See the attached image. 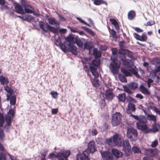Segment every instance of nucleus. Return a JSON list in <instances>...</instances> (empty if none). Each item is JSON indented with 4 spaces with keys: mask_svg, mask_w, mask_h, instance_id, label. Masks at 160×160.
<instances>
[{
    "mask_svg": "<svg viewBox=\"0 0 160 160\" xmlns=\"http://www.w3.org/2000/svg\"><path fill=\"white\" fill-rule=\"evenodd\" d=\"M96 150L94 142L93 140L90 141L88 143L87 149L84 151L82 153L78 155L77 160H90L88 157L89 154L93 153Z\"/></svg>",
    "mask_w": 160,
    "mask_h": 160,
    "instance_id": "1",
    "label": "nucleus"
},
{
    "mask_svg": "<svg viewBox=\"0 0 160 160\" xmlns=\"http://www.w3.org/2000/svg\"><path fill=\"white\" fill-rule=\"evenodd\" d=\"M111 59L113 63L110 64L109 68L112 73L117 74L118 73V69L120 68L121 62L117 59V55H112Z\"/></svg>",
    "mask_w": 160,
    "mask_h": 160,
    "instance_id": "2",
    "label": "nucleus"
},
{
    "mask_svg": "<svg viewBox=\"0 0 160 160\" xmlns=\"http://www.w3.org/2000/svg\"><path fill=\"white\" fill-rule=\"evenodd\" d=\"M100 60L99 58H95L92 61L91 64H90V70L93 76L98 77L99 74L97 71V67L99 66Z\"/></svg>",
    "mask_w": 160,
    "mask_h": 160,
    "instance_id": "3",
    "label": "nucleus"
},
{
    "mask_svg": "<svg viewBox=\"0 0 160 160\" xmlns=\"http://www.w3.org/2000/svg\"><path fill=\"white\" fill-rule=\"evenodd\" d=\"M39 25L40 28L46 32H48L49 30L54 34H57L58 33L57 28L52 27L47 23H45L44 21H40L39 22Z\"/></svg>",
    "mask_w": 160,
    "mask_h": 160,
    "instance_id": "4",
    "label": "nucleus"
},
{
    "mask_svg": "<svg viewBox=\"0 0 160 160\" xmlns=\"http://www.w3.org/2000/svg\"><path fill=\"white\" fill-rule=\"evenodd\" d=\"M146 122V118L143 117L140 118L136 123L137 128L145 133H149V131L151 130L147 126Z\"/></svg>",
    "mask_w": 160,
    "mask_h": 160,
    "instance_id": "5",
    "label": "nucleus"
},
{
    "mask_svg": "<svg viewBox=\"0 0 160 160\" xmlns=\"http://www.w3.org/2000/svg\"><path fill=\"white\" fill-rule=\"evenodd\" d=\"M138 84L135 82H130L127 86H123V88L124 91L130 94L133 93V92L138 88Z\"/></svg>",
    "mask_w": 160,
    "mask_h": 160,
    "instance_id": "6",
    "label": "nucleus"
},
{
    "mask_svg": "<svg viewBox=\"0 0 160 160\" xmlns=\"http://www.w3.org/2000/svg\"><path fill=\"white\" fill-rule=\"evenodd\" d=\"M127 136L128 138L131 141H136L138 138V132L137 130L132 128H128Z\"/></svg>",
    "mask_w": 160,
    "mask_h": 160,
    "instance_id": "7",
    "label": "nucleus"
},
{
    "mask_svg": "<svg viewBox=\"0 0 160 160\" xmlns=\"http://www.w3.org/2000/svg\"><path fill=\"white\" fill-rule=\"evenodd\" d=\"M122 116L120 112H116L112 116L111 123L113 126L119 125L121 122Z\"/></svg>",
    "mask_w": 160,
    "mask_h": 160,
    "instance_id": "8",
    "label": "nucleus"
},
{
    "mask_svg": "<svg viewBox=\"0 0 160 160\" xmlns=\"http://www.w3.org/2000/svg\"><path fill=\"white\" fill-rule=\"evenodd\" d=\"M119 58L122 62L123 65L129 68H131L133 66L132 62L130 60L127 59L125 55H119Z\"/></svg>",
    "mask_w": 160,
    "mask_h": 160,
    "instance_id": "9",
    "label": "nucleus"
},
{
    "mask_svg": "<svg viewBox=\"0 0 160 160\" xmlns=\"http://www.w3.org/2000/svg\"><path fill=\"white\" fill-rule=\"evenodd\" d=\"M123 150L125 153L128 155L130 154L131 151V146L128 140H125L123 142L122 144Z\"/></svg>",
    "mask_w": 160,
    "mask_h": 160,
    "instance_id": "10",
    "label": "nucleus"
},
{
    "mask_svg": "<svg viewBox=\"0 0 160 160\" xmlns=\"http://www.w3.org/2000/svg\"><path fill=\"white\" fill-rule=\"evenodd\" d=\"M113 142L114 144L118 146H122V140L121 135L115 134L112 137Z\"/></svg>",
    "mask_w": 160,
    "mask_h": 160,
    "instance_id": "11",
    "label": "nucleus"
},
{
    "mask_svg": "<svg viewBox=\"0 0 160 160\" xmlns=\"http://www.w3.org/2000/svg\"><path fill=\"white\" fill-rule=\"evenodd\" d=\"M21 3L23 7L25 12L28 13H32L34 9L29 5L25 0H21Z\"/></svg>",
    "mask_w": 160,
    "mask_h": 160,
    "instance_id": "12",
    "label": "nucleus"
},
{
    "mask_svg": "<svg viewBox=\"0 0 160 160\" xmlns=\"http://www.w3.org/2000/svg\"><path fill=\"white\" fill-rule=\"evenodd\" d=\"M70 154L69 151H66L58 153L57 158L59 160H68V158Z\"/></svg>",
    "mask_w": 160,
    "mask_h": 160,
    "instance_id": "13",
    "label": "nucleus"
},
{
    "mask_svg": "<svg viewBox=\"0 0 160 160\" xmlns=\"http://www.w3.org/2000/svg\"><path fill=\"white\" fill-rule=\"evenodd\" d=\"M105 95V99L108 101L112 100L115 97L112 91L109 88L106 90Z\"/></svg>",
    "mask_w": 160,
    "mask_h": 160,
    "instance_id": "14",
    "label": "nucleus"
},
{
    "mask_svg": "<svg viewBox=\"0 0 160 160\" xmlns=\"http://www.w3.org/2000/svg\"><path fill=\"white\" fill-rule=\"evenodd\" d=\"M102 158L103 160H113V157L110 152H103L101 153Z\"/></svg>",
    "mask_w": 160,
    "mask_h": 160,
    "instance_id": "15",
    "label": "nucleus"
},
{
    "mask_svg": "<svg viewBox=\"0 0 160 160\" xmlns=\"http://www.w3.org/2000/svg\"><path fill=\"white\" fill-rule=\"evenodd\" d=\"M14 5L16 12L18 13L21 14H23L24 13V10L20 5L18 3H15Z\"/></svg>",
    "mask_w": 160,
    "mask_h": 160,
    "instance_id": "16",
    "label": "nucleus"
},
{
    "mask_svg": "<svg viewBox=\"0 0 160 160\" xmlns=\"http://www.w3.org/2000/svg\"><path fill=\"white\" fill-rule=\"evenodd\" d=\"M136 110L134 104L132 103L129 102L128 105V109L126 110V112L128 114H130L131 112H134Z\"/></svg>",
    "mask_w": 160,
    "mask_h": 160,
    "instance_id": "17",
    "label": "nucleus"
},
{
    "mask_svg": "<svg viewBox=\"0 0 160 160\" xmlns=\"http://www.w3.org/2000/svg\"><path fill=\"white\" fill-rule=\"evenodd\" d=\"M69 48H68V51L72 52L73 54L77 55L78 53L77 51V47L73 45L72 43H69L68 44Z\"/></svg>",
    "mask_w": 160,
    "mask_h": 160,
    "instance_id": "18",
    "label": "nucleus"
},
{
    "mask_svg": "<svg viewBox=\"0 0 160 160\" xmlns=\"http://www.w3.org/2000/svg\"><path fill=\"white\" fill-rule=\"evenodd\" d=\"M112 154L117 158H120L123 155V154L122 152L116 149H112Z\"/></svg>",
    "mask_w": 160,
    "mask_h": 160,
    "instance_id": "19",
    "label": "nucleus"
},
{
    "mask_svg": "<svg viewBox=\"0 0 160 160\" xmlns=\"http://www.w3.org/2000/svg\"><path fill=\"white\" fill-rule=\"evenodd\" d=\"M160 128V125L159 124L157 123L156 122L152 125V128H149L151 130L149 131V132H150L155 133L159 131Z\"/></svg>",
    "mask_w": 160,
    "mask_h": 160,
    "instance_id": "20",
    "label": "nucleus"
},
{
    "mask_svg": "<svg viewBox=\"0 0 160 160\" xmlns=\"http://www.w3.org/2000/svg\"><path fill=\"white\" fill-rule=\"evenodd\" d=\"M9 81L7 77H5L2 75L0 76V82L2 85H8Z\"/></svg>",
    "mask_w": 160,
    "mask_h": 160,
    "instance_id": "21",
    "label": "nucleus"
},
{
    "mask_svg": "<svg viewBox=\"0 0 160 160\" xmlns=\"http://www.w3.org/2000/svg\"><path fill=\"white\" fill-rule=\"evenodd\" d=\"M119 102H125L126 100V95L125 93H121L117 96Z\"/></svg>",
    "mask_w": 160,
    "mask_h": 160,
    "instance_id": "22",
    "label": "nucleus"
},
{
    "mask_svg": "<svg viewBox=\"0 0 160 160\" xmlns=\"http://www.w3.org/2000/svg\"><path fill=\"white\" fill-rule=\"evenodd\" d=\"M139 90L144 94L149 95L150 92L143 85H141L139 87Z\"/></svg>",
    "mask_w": 160,
    "mask_h": 160,
    "instance_id": "23",
    "label": "nucleus"
},
{
    "mask_svg": "<svg viewBox=\"0 0 160 160\" xmlns=\"http://www.w3.org/2000/svg\"><path fill=\"white\" fill-rule=\"evenodd\" d=\"M48 21L50 25H59V22L56 20L54 18H48Z\"/></svg>",
    "mask_w": 160,
    "mask_h": 160,
    "instance_id": "24",
    "label": "nucleus"
},
{
    "mask_svg": "<svg viewBox=\"0 0 160 160\" xmlns=\"http://www.w3.org/2000/svg\"><path fill=\"white\" fill-rule=\"evenodd\" d=\"M12 118L11 116H7L6 117V121L7 123V125H6L5 126V127H7V128L6 131L7 132L8 131L9 129V126L11 125V123Z\"/></svg>",
    "mask_w": 160,
    "mask_h": 160,
    "instance_id": "25",
    "label": "nucleus"
},
{
    "mask_svg": "<svg viewBox=\"0 0 160 160\" xmlns=\"http://www.w3.org/2000/svg\"><path fill=\"white\" fill-rule=\"evenodd\" d=\"M121 71L126 77L131 76L132 75V73L129 71V69H127L125 68H122L121 69Z\"/></svg>",
    "mask_w": 160,
    "mask_h": 160,
    "instance_id": "26",
    "label": "nucleus"
},
{
    "mask_svg": "<svg viewBox=\"0 0 160 160\" xmlns=\"http://www.w3.org/2000/svg\"><path fill=\"white\" fill-rule=\"evenodd\" d=\"M93 54L95 57V58H100L101 56V52L98 51L97 49L96 48L93 49Z\"/></svg>",
    "mask_w": 160,
    "mask_h": 160,
    "instance_id": "27",
    "label": "nucleus"
},
{
    "mask_svg": "<svg viewBox=\"0 0 160 160\" xmlns=\"http://www.w3.org/2000/svg\"><path fill=\"white\" fill-rule=\"evenodd\" d=\"M81 62L84 64L83 65V67L85 71L86 72L88 73L89 72V69L88 66L86 65V64H87V62H88L87 59L84 58V59L82 60Z\"/></svg>",
    "mask_w": 160,
    "mask_h": 160,
    "instance_id": "28",
    "label": "nucleus"
},
{
    "mask_svg": "<svg viewBox=\"0 0 160 160\" xmlns=\"http://www.w3.org/2000/svg\"><path fill=\"white\" fill-rule=\"evenodd\" d=\"M136 16V13L133 10L130 11L128 14V19L130 20H132Z\"/></svg>",
    "mask_w": 160,
    "mask_h": 160,
    "instance_id": "29",
    "label": "nucleus"
},
{
    "mask_svg": "<svg viewBox=\"0 0 160 160\" xmlns=\"http://www.w3.org/2000/svg\"><path fill=\"white\" fill-rule=\"evenodd\" d=\"M94 4L97 5H99L101 4H104L107 5V3L103 0H92Z\"/></svg>",
    "mask_w": 160,
    "mask_h": 160,
    "instance_id": "30",
    "label": "nucleus"
},
{
    "mask_svg": "<svg viewBox=\"0 0 160 160\" xmlns=\"http://www.w3.org/2000/svg\"><path fill=\"white\" fill-rule=\"evenodd\" d=\"M74 39V38L71 35H69L65 38L66 41L69 42V43H75Z\"/></svg>",
    "mask_w": 160,
    "mask_h": 160,
    "instance_id": "31",
    "label": "nucleus"
},
{
    "mask_svg": "<svg viewBox=\"0 0 160 160\" xmlns=\"http://www.w3.org/2000/svg\"><path fill=\"white\" fill-rule=\"evenodd\" d=\"M110 34L113 40L116 41L118 39V36L116 34V32L113 29L111 30Z\"/></svg>",
    "mask_w": 160,
    "mask_h": 160,
    "instance_id": "32",
    "label": "nucleus"
},
{
    "mask_svg": "<svg viewBox=\"0 0 160 160\" xmlns=\"http://www.w3.org/2000/svg\"><path fill=\"white\" fill-rule=\"evenodd\" d=\"M125 76L123 74H119L118 76V78L119 80L122 82H126L127 80Z\"/></svg>",
    "mask_w": 160,
    "mask_h": 160,
    "instance_id": "33",
    "label": "nucleus"
},
{
    "mask_svg": "<svg viewBox=\"0 0 160 160\" xmlns=\"http://www.w3.org/2000/svg\"><path fill=\"white\" fill-rule=\"evenodd\" d=\"M147 117L148 120L152 121L155 122L157 120L156 116L152 114H148L147 115Z\"/></svg>",
    "mask_w": 160,
    "mask_h": 160,
    "instance_id": "34",
    "label": "nucleus"
},
{
    "mask_svg": "<svg viewBox=\"0 0 160 160\" xmlns=\"http://www.w3.org/2000/svg\"><path fill=\"white\" fill-rule=\"evenodd\" d=\"M93 80V81L92 82V83L93 85L96 87H98L99 86V84L98 83L99 82V80L97 78L98 77H95V76Z\"/></svg>",
    "mask_w": 160,
    "mask_h": 160,
    "instance_id": "35",
    "label": "nucleus"
},
{
    "mask_svg": "<svg viewBox=\"0 0 160 160\" xmlns=\"http://www.w3.org/2000/svg\"><path fill=\"white\" fill-rule=\"evenodd\" d=\"M16 97L14 96H12L11 97L10 99V104L12 105H14L16 104Z\"/></svg>",
    "mask_w": 160,
    "mask_h": 160,
    "instance_id": "36",
    "label": "nucleus"
},
{
    "mask_svg": "<svg viewBox=\"0 0 160 160\" xmlns=\"http://www.w3.org/2000/svg\"><path fill=\"white\" fill-rule=\"evenodd\" d=\"M75 43H76L77 45L80 47H82L83 45L82 41L79 38H76L75 39Z\"/></svg>",
    "mask_w": 160,
    "mask_h": 160,
    "instance_id": "37",
    "label": "nucleus"
},
{
    "mask_svg": "<svg viewBox=\"0 0 160 160\" xmlns=\"http://www.w3.org/2000/svg\"><path fill=\"white\" fill-rule=\"evenodd\" d=\"M84 47L86 49L90 50L92 48L91 43L89 42H87L84 43Z\"/></svg>",
    "mask_w": 160,
    "mask_h": 160,
    "instance_id": "38",
    "label": "nucleus"
},
{
    "mask_svg": "<svg viewBox=\"0 0 160 160\" xmlns=\"http://www.w3.org/2000/svg\"><path fill=\"white\" fill-rule=\"evenodd\" d=\"M61 49L64 52H68V48L63 43H62L59 46Z\"/></svg>",
    "mask_w": 160,
    "mask_h": 160,
    "instance_id": "39",
    "label": "nucleus"
},
{
    "mask_svg": "<svg viewBox=\"0 0 160 160\" xmlns=\"http://www.w3.org/2000/svg\"><path fill=\"white\" fill-rule=\"evenodd\" d=\"M132 150L134 153H141L140 150L136 146H133L132 148Z\"/></svg>",
    "mask_w": 160,
    "mask_h": 160,
    "instance_id": "40",
    "label": "nucleus"
},
{
    "mask_svg": "<svg viewBox=\"0 0 160 160\" xmlns=\"http://www.w3.org/2000/svg\"><path fill=\"white\" fill-rule=\"evenodd\" d=\"M147 37L145 34H142V36H140V41L142 42H146L147 40Z\"/></svg>",
    "mask_w": 160,
    "mask_h": 160,
    "instance_id": "41",
    "label": "nucleus"
},
{
    "mask_svg": "<svg viewBox=\"0 0 160 160\" xmlns=\"http://www.w3.org/2000/svg\"><path fill=\"white\" fill-rule=\"evenodd\" d=\"M5 135L4 131L2 129L0 130V139L1 140H3L5 139Z\"/></svg>",
    "mask_w": 160,
    "mask_h": 160,
    "instance_id": "42",
    "label": "nucleus"
},
{
    "mask_svg": "<svg viewBox=\"0 0 160 160\" xmlns=\"http://www.w3.org/2000/svg\"><path fill=\"white\" fill-rule=\"evenodd\" d=\"M127 49H124L123 48H120L119 51L120 55H126L127 54Z\"/></svg>",
    "mask_w": 160,
    "mask_h": 160,
    "instance_id": "43",
    "label": "nucleus"
},
{
    "mask_svg": "<svg viewBox=\"0 0 160 160\" xmlns=\"http://www.w3.org/2000/svg\"><path fill=\"white\" fill-rule=\"evenodd\" d=\"M50 94L51 95L52 98L56 99L58 98V93L56 91H52Z\"/></svg>",
    "mask_w": 160,
    "mask_h": 160,
    "instance_id": "44",
    "label": "nucleus"
},
{
    "mask_svg": "<svg viewBox=\"0 0 160 160\" xmlns=\"http://www.w3.org/2000/svg\"><path fill=\"white\" fill-rule=\"evenodd\" d=\"M25 19V21L31 22V21H33L34 19V18L33 17H32L30 15H26V18Z\"/></svg>",
    "mask_w": 160,
    "mask_h": 160,
    "instance_id": "45",
    "label": "nucleus"
},
{
    "mask_svg": "<svg viewBox=\"0 0 160 160\" xmlns=\"http://www.w3.org/2000/svg\"><path fill=\"white\" fill-rule=\"evenodd\" d=\"M156 66V68H155L153 71V73L155 76H156L157 73L160 71V66Z\"/></svg>",
    "mask_w": 160,
    "mask_h": 160,
    "instance_id": "46",
    "label": "nucleus"
},
{
    "mask_svg": "<svg viewBox=\"0 0 160 160\" xmlns=\"http://www.w3.org/2000/svg\"><path fill=\"white\" fill-rule=\"evenodd\" d=\"M0 160H7L5 153L0 152Z\"/></svg>",
    "mask_w": 160,
    "mask_h": 160,
    "instance_id": "47",
    "label": "nucleus"
},
{
    "mask_svg": "<svg viewBox=\"0 0 160 160\" xmlns=\"http://www.w3.org/2000/svg\"><path fill=\"white\" fill-rule=\"evenodd\" d=\"M129 71L132 74V73L136 76H137L138 74L137 71L132 68H130Z\"/></svg>",
    "mask_w": 160,
    "mask_h": 160,
    "instance_id": "48",
    "label": "nucleus"
},
{
    "mask_svg": "<svg viewBox=\"0 0 160 160\" xmlns=\"http://www.w3.org/2000/svg\"><path fill=\"white\" fill-rule=\"evenodd\" d=\"M106 142L109 145H112V143H113L112 137H111L107 139L106 140Z\"/></svg>",
    "mask_w": 160,
    "mask_h": 160,
    "instance_id": "49",
    "label": "nucleus"
},
{
    "mask_svg": "<svg viewBox=\"0 0 160 160\" xmlns=\"http://www.w3.org/2000/svg\"><path fill=\"white\" fill-rule=\"evenodd\" d=\"M100 104L101 108H104L105 107L106 105V103H105V101L104 99L101 100L100 102Z\"/></svg>",
    "mask_w": 160,
    "mask_h": 160,
    "instance_id": "50",
    "label": "nucleus"
},
{
    "mask_svg": "<svg viewBox=\"0 0 160 160\" xmlns=\"http://www.w3.org/2000/svg\"><path fill=\"white\" fill-rule=\"evenodd\" d=\"M155 24V22L154 21L152 20L150 21L147 22L146 24H144V25L146 26H151L152 25Z\"/></svg>",
    "mask_w": 160,
    "mask_h": 160,
    "instance_id": "51",
    "label": "nucleus"
},
{
    "mask_svg": "<svg viewBox=\"0 0 160 160\" xmlns=\"http://www.w3.org/2000/svg\"><path fill=\"white\" fill-rule=\"evenodd\" d=\"M15 113V112L14 110L12 109H10L9 111L8 114L11 115L12 116V118H13L14 116Z\"/></svg>",
    "mask_w": 160,
    "mask_h": 160,
    "instance_id": "52",
    "label": "nucleus"
},
{
    "mask_svg": "<svg viewBox=\"0 0 160 160\" xmlns=\"http://www.w3.org/2000/svg\"><path fill=\"white\" fill-rule=\"evenodd\" d=\"M4 90L8 92L11 93H12V90L11 88L9 87L8 85L4 87Z\"/></svg>",
    "mask_w": 160,
    "mask_h": 160,
    "instance_id": "53",
    "label": "nucleus"
},
{
    "mask_svg": "<svg viewBox=\"0 0 160 160\" xmlns=\"http://www.w3.org/2000/svg\"><path fill=\"white\" fill-rule=\"evenodd\" d=\"M82 28L84 30H85L88 33H89L91 34H92V33H93V32L92 30H91V29L85 27H83Z\"/></svg>",
    "mask_w": 160,
    "mask_h": 160,
    "instance_id": "54",
    "label": "nucleus"
},
{
    "mask_svg": "<svg viewBox=\"0 0 160 160\" xmlns=\"http://www.w3.org/2000/svg\"><path fill=\"white\" fill-rule=\"evenodd\" d=\"M158 144V141L155 140L152 142L151 146L152 148H155L156 147Z\"/></svg>",
    "mask_w": 160,
    "mask_h": 160,
    "instance_id": "55",
    "label": "nucleus"
},
{
    "mask_svg": "<svg viewBox=\"0 0 160 160\" xmlns=\"http://www.w3.org/2000/svg\"><path fill=\"white\" fill-rule=\"evenodd\" d=\"M77 19L81 23H83L84 24L88 26H90V25L88 24L87 23H86V22H85L83 20H82L81 18H78V17H77Z\"/></svg>",
    "mask_w": 160,
    "mask_h": 160,
    "instance_id": "56",
    "label": "nucleus"
},
{
    "mask_svg": "<svg viewBox=\"0 0 160 160\" xmlns=\"http://www.w3.org/2000/svg\"><path fill=\"white\" fill-rule=\"evenodd\" d=\"M109 21L111 22V24L113 25L118 23L117 21L114 18H111L110 19Z\"/></svg>",
    "mask_w": 160,
    "mask_h": 160,
    "instance_id": "57",
    "label": "nucleus"
},
{
    "mask_svg": "<svg viewBox=\"0 0 160 160\" xmlns=\"http://www.w3.org/2000/svg\"><path fill=\"white\" fill-rule=\"evenodd\" d=\"M57 156H58V154L57 155H56L54 153H50L49 155V158H57Z\"/></svg>",
    "mask_w": 160,
    "mask_h": 160,
    "instance_id": "58",
    "label": "nucleus"
},
{
    "mask_svg": "<svg viewBox=\"0 0 160 160\" xmlns=\"http://www.w3.org/2000/svg\"><path fill=\"white\" fill-rule=\"evenodd\" d=\"M46 152H47L46 151H44L43 152L41 153L42 157L41 159V160H46L45 157L46 156Z\"/></svg>",
    "mask_w": 160,
    "mask_h": 160,
    "instance_id": "59",
    "label": "nucleus"
},
{
    "mask_svg": "<svg viewBox=\"0 0 160 160\" xmlns=\"http://www.w3.org/2000/svg\"><path fill=\"white\" fill-rule=\"evenodd\" d=\"M112 52L113 55H117L118 49L115 48H113L112 49Z\"/></svg>",
    "mask_w": 160,
    "mask_h": 160,
    "instance_id": "60",
    "label": "nucleus"
},
{
    "mask_svg": "<svg viewBox=\"0 0 160 160\" xmlns=\"http://www.w3.org/2000/svg\"><path fill=\"white\" fill-rule=\"evenodd\" d=\"M126 54H127L128 56L130 58H132L133 55L132 52L128 49L127 51Z\"/></svg>",
    "mask_w": 160,
    "mask_h": 160,
    "instance_id": "61",
    "label": "nucleus"
},
{
    "mask_svg": "<svg viewBox=\"0 0 160 160\" xmlns=\"http://www.w3.org/2000/svg\"><path fill=\"white\" fill-rule=\"evenodd\" d=\"M55 41L56 42V45L57 46H59L62 43L61 40L60 39L55 40Z\"/></svg>",
    "mask_w": 160,
    "mask_h": 160,
    "instance_id": "62",
    "label": "nucleus"
},
{
    "mask_svg": "<svg viewBox=\"0 0 160 160\" xmlns=\"http://www.w3.org/2000/svg\"><path fill=\"white\" fill-rule=\"evenodd\" d=\"M58 112V108L52 109L51 110V113L52 114H57Z\"/></svg>",
    "mask_w": 160,
    "mask_h": 160,
    "instance_id": "63",
    "label": "nucleus"
},
{
    "mask_svg": "<svg viewBox=\"0 0 160 160\" xmlns=\"http://www.w3.org/2000/svg\"><path fill=\"white\" fill-rule=\"evenodd\" d=\"M133 36L135 38H136L137 40L140 41V35H138L137 33H133Z\"/></svg>",
    "mask_w": 160,
    "mask_h": 160,
    "instance_id": "64",
    "label": "nucleus"
}]
</instances>
